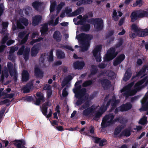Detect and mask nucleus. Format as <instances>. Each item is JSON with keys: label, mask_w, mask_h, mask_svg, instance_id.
Instances as JSON below:
<instances>
[{"label": "nucleus", "mask_w": 148, "mask_h": 148, "mask_svg": "<svg viewBox=\"0 0 148 148\" xmlns=\"http://www.w3.org/2000/svg\"><path fill=\"white\" fill-rule=\"evenodd\" d=\"M132 75V73L130 69H127L125 73L124 80L125 81L128 80L131 77Z\"/></svg>", "instance_id": "32"}, {"label": "nucleus", "mask_w": 148, "mask_h": 148, "mask_svg": "<svg viewBox=\"0 0 148 148\" xmlns=\"http://www.w3.org/2000/svg\"><path fill=\"white\" fill-rule=\"evenodd\" d=\"M92 37L89 34L82 33L79 34L77 37V39L81 42L82 45L81 50L82 52H84L88 50L90 44L88 41L92 38Z\"/></svg>", "instance_id": "1"}, {"label": "nucleus", "mask_w": 148, "mask_h": 148, "mask_svg": "<svg viewBox=\"0 0 148 148\" xmlns=\"http://www.w3.org/2000/svg\"><path fill=\"white\" fill-rule=\"evenodd\" d=\"M25 46L24 45H22L21 47L18 50L17 52V54L19 55H21L23 54L25 50Z\"/></svg>", "instance_id": "46"}, {"label": "nucleus", "mask_w": 148, "mask_h": 148, "mask_svg": "<svg viewBox=\"0 0 148 148\" xmlns=\"http://www.w3.org/2000/svg\"><path fill=\"white\" fill-rule=\"evenodd\" d=\"M132 107V105L130 102H127L123 104L119 107L120 108V111L123 112L128 111L130 110Z\"/></svg>", "instance_id": "14"}, {"label": "nucleus", "mask_w": 148, "mask_h": 148, "mask_svg": "<svg viewBox=\"0 0 148 148\" xmlns=\"http://www.w3.org/2000/svg\"><path fill=\"white\" fill-rule=\"evenodd\" d=\"M29 35V34H27L25 35V36L22 39V40H21L20 42V43L22 45L24 44L26 42L28 39Z\"/></svg>", "instance_id": "45"}, {"label": "nucleus", "mask_w": 148, "mask_h": 148, "mask_svg": "<svg viewBox=\"0 0 148 148\" xmlns=\"http://www.w3.org/2000/svg\"><path fill=\"white\" fill-rule=\"evenodd\" d=\"M4 10V8L3 4H0V17L3 14Z\"/></svg>", "instance_id": "57"}, {"label": "nucleus", "mask_w": 148, "mask_h": 148, "mask_svg": "<svg viewBox=\"0 0 148 148\" xmlns=\"http://www.w3.org/2000/svg\"><path fill=\"white\" fill-rule=\"evenodd\" d=\"M81 85H79L75 89H73V92L75 94V96L76 97H83L86 94V89L85 88L81 89Z\"/></svg>", "instance_id": "9"}, {"label": "nucleus", "mask_w": 148, "mask_h": 148, "mask_svg": "<svg viewBox=\"0 0 148 148\" xmlns=\"http://www.w3.org/2000/svg\"><path fill=\"white\" fill-rule=\"evenodd\" d=\"M62 47L63 48H65L67 49H69L72 51H74V49L72 48L71 47L68 45H63Z\"/></svg>", "instance_id": "62"}, {"label": "nucleus", "mask_w": 148, "mask_h": 148, "mask_svg": "<svg viewBox=\"0 0 148 148\" xmlns=\"http://www.w3.org/2000/svg\"><path fill=\"white\" fill-rule=\"evenodd\" d=\"M42 2L35 1L32 3V6L35 10L38 11L40 7L42 6Z\"/></svg>", "instance_id": "33"}, {"label": "nucleus", "mask_w": 148, "mask_h": 148, "mask_svg": "<svg viewBox=\"0 0 148 148\" xmlns=\"http://www.w3.org/2000/svg\"><path fill=\"white\" fill-rule=\"evenodd\" d=\"M42 19V16L38 15H35L33 17L32 25L34 26L38 25L40 23Z\"/></svg>", "instance_id": "21"}, {"label": "nucleus", "mask_w": 148, "mask_h": 148, "mask_svg": "<svg viewBox=\"0 0 148 148\" xmlns=\"http://www.w3.org/2000/svg\"><path fill=\"white\" fill-rule=\"evenodd\" d=\"M14 145L16 146L17 148H26L24 146L26 143L24 140H15L13 141Z\"/></svg>", "instance_id": "17"}, {"label": "nucleus", "mask_w": 148, "mask_h": 148, "mask_svg": "<svg viewBox=\"0 0 148 148\" xmlns=\"http://www.w3.org/2000/svg\"><path fill=\"white\" fill-rule=\"evenodd\" d=\"M114 115L109 114L104 116L103 118L101 123L102 127H105L113 124V120L114 117Z\"/></svg>", "instance_id": "4"}, {"label": "nucleus", "mask_w": 148, "mask_h": 148, "mask_svg": "<svg viewBox=\"0 0 148 148\" xmlns=\"http://www.w3.org/2000/svg\"><path fill=\"white\" fill-rule=\"evenodd\" d=\"M33 86L32 84L29 83H27L26 85L23 88V92L24 93L29 92Z\"/></svg>", "instance_id": "31"}, {"label": "nucleus", "mask_w": 148, "mask_h": 148, "mask_svg": "<svg viewBox=\"0 0 148 148\" xmlns=\"http://www.w3.org/2000/svg\"><path fill=\"white\" fill-rule=\"evenodd\" d=\"M102 113L99 111L97 112L95 114V116L93 119V120L95 121L98 120L101 116L102 115Z\"/></svg>", "instance_id": "39"}, {"label": "nucleus", "mask_w": 148, "mask_h": 148, "mask_svg": "<svg viewBox=\"0 0 148 148\" xmlns=\"http://www.w3.org/2000/svg\"><path fill=\"white\" fill-rule=\"evenodd\" d=\"M100 82L102 87L104 90H108L111 86L110 81L107 79H102L100 80Z\"/></svg>", "instance_id": "16"}, {"label": "nucleus", "mask_w": 148, "mask_h": 148, "mask_svg": "<svg viewBox=\"0 0 148 148\" xmlns=\"http://www.w3.org/2000/svg\"><path fill=\"white\" fill-rule=\"evenodd\" d=\"M124 43L123 39L122 38H120L117 43H116L114 45V47H113L115 49H116L117 48H119Z\"/></svg>", "instance_id": "36"}, {"label": "nucleus", "mask_w": 148, "mask_h": 148, "mask_svg": "<svg viewBox=\"0 0 148 148\" xmlns=\"http://www.w3.org/2000/svg\"><path fill=\"white\" fill-rule=\"evenodd\" d=\"M116 49L113 47L110 48L107 51L106 56L104 58V61L108 62L112 60L117 55L119 51H116Z\"/></svg>", "instance_id": "5"}, {"label": "nucleus", "mask_w": 148, "mask_h": 148, "mask_svg": "<svg viewBox=\"0 0 148 148\" xmlns=\"http://www.w3.org/2000/svg\"><path fill=\"white\" fill-rule=\"evenodd\" d=\"M48 30V24L45 23L41 27L40 32L42 35H44L47 33Z\"/></svg>", "instance_id": "30"}, {"label": "nucleus", "mask_w": 148, "mask_h": 148, "mask_svg": "<svg viewBox=\"0 0 148 148\" xmlns=\"http://www.w3.org/2000/svg\"><path fill=\"white\" fill-rule=\"evenodd\" d=\"M145 82L144 85L146 86L148 85V76H146L140 81L136 82L135 85V88L137 89L140 88V86Z\"/></svg>", "instance_id": "12"}, {"label": "nucleus", "mask_w": 148, "mask_h": 148, "mask_svg": "<svg viewBox=\"0 0 148 148\" xmlns=\"http://www.w3.org/2000/svg\"><path fill=\"white\" fill-rule=\"evenodd\" d=\"M131 86H132L130 84H129L121 90V92H125L123 93V96L127 97L134 95V91L131 90Z\"/></svg>", "instance_id": "8"}, {"label": "nucleus", "mask_w": 148, "mask_h": 148, "mask_svg": "<svg viewBox=\"0 0 148 148\" xmlns=\"http://www.w3.org/2000/svg\"><path fill=\"white\" fill-rule=\"evenodd\" d=\"M8 58L12 62H15L16 57L14 54L9 53V55L8 57Z\"/></svg>", "instance_id": "43"}, {"label": "nucleus", "mask_w": 148, "mask_h": 148, "mask_svg": "<svg viewBox=\"0 0 148 148\" xmlns=\"http://www.w3.org/2000/svg\"><path fill=\"white\" fill-rule=\"evenodd\" d=\"M44 73L38 67H35L34 69V76L37 77L42 78L43 76Z\"/></svg>", "instance_id": "27"}, {"label": "nucleus", "mask_w": 148, "mask_h": 148, "mask_svg": "<svg viewBox=\"0 0 148 148\" xmlns=\"http://www.w3.org/2000/svg\"><path fill=\"white\" fill-rule=\"evenodd\" d=\"M90 106V104L88 101H86L83 105L82 107L84 109H86L89 108Z\"/></svg>", "instance_id": "59"}, {"label": "nucleus", "mask_w": 148, "mask_h": 148, "mask_svg": "<svg viewBox=\"0 0 148 148\" xmlns=\"http://www.w3.org/2000/svg\"><path fill=\"white\" fill-rule=\"evenodd\" d=\"M62 95L63 97H66L68 95V92L66 90V88H64L62 90Z\"/></svg>", "instance_id": "56"}, {"label": "nucleus", "mask_w": 148, "mask_h": 148, "mask_svg": "<svg viewBox=\"0 0 148 148\" xmlns=\"http://www.w3.org/2000/svg\"><path fill=\"white\" fill-rule=\"evenodd\" d=\"M147 121V118L144 117L141 118L139 120V123L141 125H144L145 124Z\"/></svg>", "instance_id": "49"}, {"label": "nucleus", "mask_w": 148, "mask_h": 148, "mask_svg": "<svg viewBox=\"0 0 148 148\" xmlns=\"http://www.w3.org/2000/svg\"><path fill=\"white\" fill-rule=\"evenodd\" d=\"M29 79V74L27 71L23 70L22 73V80L23 82H26Z\"/></svg>", "instance_id": "25"}, {"label": "nucleus", "mask_w": 148, "mask_h": 148, "mask_svg": "<svg viewBox=\"0 0 148 148\" xmlns=\"http://www.w3.org/2000/svg\"><path fill=\"white\" fill-rule=\"evenodd\" d=\"M25 99L28 102H30L33 100V98L32 96H27L25 97Z\"/></svg>", "instance_id": "61"}, {"label": "nucleus", "mask_w": 148, "mask_h": 148, "mask_svg": "<svg viewBox=\"0 0 148 148\" xmlns=\"http://www.w3.org/2000/svg\"><path fill=\"white\" fill-rule=\"evenodd\" d=\"M114 34V31L113 30H111L109 32L106 36V38H108L110 36H112Z\"/></svg>", "instance_id": "55"}, {"label": "nucleus", "mask_w": 148, "mask_h": 148, "mask_svg": "<svg viewBox=\"0 0 148 148\" xmlns=\"http://www.w3.org/2000/svg\"><path fill=\"white\" fill-rule=\"evenodd\" d=\"M90 26L89 24H86L83 25L81 27V30L84 32H87L90 30Z\"/></svg>", "instance_id": "35"}, {"label": "nucleus", "mask_w": 148, "mask_h": 148, "mask_svg": "<svg viewBox=\"0 0 148 148\" xmlns=\"http://www.w3.org/2000/svg\"><path fill=\"white\" fill-rule=\"evenodd\" d=\"M10 102V100L9 99H5L3 101H0V105L5 104L6 103Z\"/></svg>", "instance_id": "60"}, {"label": "nucleus", "mask_w": 148, "mask_h": 148, "mask_svg": "<svg viewBox=\"0 0 148 148\" xmlns=\"http://www.w3.org/2000/svg\"><path fill=\"white\" fill-rule=\"evenodd\" d=\"M102 46L101 45H97L95 48L92 51L93 56L97 62H99L101 61V51L102 49Z\"/></svg>", "instance_id": "7"}, {"label": "nucleus", "mask_w": 148, "mask_h": 148, "mask_svg": "<svg viewBox=\"0 0 148 148\" xmlns=\"http://www.w3.org/2000/svg\"><path fill=\"white\" fill-rule=\"evenodd\" d=\"M131 29L134 32L137 34L139 37H145L148 36V29L146 28L140 31L136 24H133L132 25Z\"/></svg>", "instance_id": "6"}, {"label": "nucleus", "mask_w": 148, "mask_h": 148, "mask_svg": "<svg viewBox=\"0 0 148 148\" xmlns=\"http://www.w3.org/2000/svg\"><path fill=\"white\" fill-rule=\"evenodd\" d=\"M88 23L93 25L94 28L97 31L102 30L104 27V23L101 18H91L89 19Z\"/></svg>", "instance_id": "3"}, {"label": "nucleus", "mask_w": 148, "mask_h": 148, "mask_svg": "<svg viewBox=\"0 0 148 148\" xmlns=\"http://www.w3.org/2000/svg\"><path fill=\"white\" fill-rule=\"evenodd\" d=\"M98 92L97 91L93 92L90 96L89 98L90 99H92L95 97L97 95Z\"/></svg>", "instance_id": "50"}, {"label": "nucleus", "mask_w": 148, "mask_h": 148, "mask_svg": "<svg viewBox=\"0 0 148 148\" xmlns=\"http://www.w3.org/2000/svg\"><path fill=\"white\" fill-rule=\"evenodd\" d=\"M47 93V98L48 99L50 98L52 95V90L51 89L48 90H47L46 92Z\"/></svg>", "instance_id": "52"}, {"label": "nucleus", "mask_w": 148, "mask_h": 148, "mask_svg": "<svg viewBox=\"0 0 148 148\" xmlns=\"http://www.w3.org/2000/svg\"><path fill=\"white\" fill-rule=\"evenodd\" d=\"M106 141L107 140L103 138L102 140L101 139L99 143V146L101 147H102L104 145L103 143L106 142Z\"/></svg>", "instance_id": "64"}, {"label": "nucleus", "mask_w": 148, "mask_h": 148, "mask_svg": "<svg viewBox=\"0 0 148 148\" xmlns=\"http://www.w3.org/2000/svg\"><path fill=\"white\" fill-rule=\"evenodd\" d=\"M92 80H89L84 81L82 84V86L84 87H86L88 86L91 85L92 84Z\"/></svg>", "instance_id": "38"}, {"label": "nucleus", "mask_w": 148, "mask_h": 148, "mask_svg": "<svg viewBox=\"0 0 148 148\" xmlns=\"http://www.w3.org/2000/svg\"><path fill=\"white\" fill-rule=\"evenodd\" d=\"M56 55L59 59L64 58L65 56L64 52L61 50L58 51L56 52Z\"/></svg>", "instance_id": "34"}, {"label": "nucleus", "mask_w": 148, "mask_h": 148, "mask_svg": "<svg viewBox=\"0 0 148 148\" xmlns=\"http://www.w3.org/2000/svg\"><path fill=\"white\" fill-rule=\"evenodd\" d=\"M40 45L39 44H35L32 47L31 50V55L32 56H36L39 50Z\"/></svg>", "instance_id": "19"}, {"label": "nucleus", "mask_w": 148, "mask_h": 148, "mask_svg": "<svg viewBox=\"0 0 148 148\" xmlns=\"http://www.w3.org/2000/svg\"><path fill=\"white\" fill-rule=\"evenodd\" d=\"M53 36L54 39L58 42H60L61 40L62 35L60 32L58 30L54 32Z\"/></svg>", "instance_id": "23"}, {"label": "nucleus", "mask_w": 148, "mask_h": 148, "mask_svg": "<svg viewBox=\"0 0 148 148\" xmlns=\"http://www.w3.org/2000/svg\"><path fill=\"white\" fill-rule=\"evenodd\" d=\"M25 31L21 32L18 34V37L21 39H22L26 34Z\"/></svg>", "instance_id": "53"}, {"label": "nucleus", "mask_w": 148, "mask_h": 148, "mask_svg": "<svg viewBox=\"0 0 148 148\" xmlns=\"http://www.w3.org/2000/svg\"><path fill=\"white\" fill-rule=\"evenodd\" d=\"M131 130L130 128L125 129L123 131L124 134V136H129L131 134Z\"/></svg>", "instance_id": "42"}, {"label": "nucleus", "mask_w": 148, "mask_h": 148, "mask_svg": "<svg viewBox=\"0 0 148 148\" xmlns=\"http://www.w3.org/2000/svg\"><path fill=\"white\" fill-rule=\"evenodd\" d=\"M142 108L140 110L145 111L148 110V96L145 95L141 101Z\"/></svg>", "instance_id": "13"}, {"label": "nucleus", "mask_w": 148, "mask_h": 148, "mask_svg": "<svg viewBox=\"0 0 148 148\" xmlns=\"http://www.w3.org/2000/svg\"><path fill=\"white\" fill-rule=\"evenodd\" d=\"M123 128V127L122 125H118L116 127L113 133L114 137H117L118 135L120 133Z\"/></svg>", "instance_id": "28"}, {"label": "nucleus", "mask_w": 148, "mask_h": 148, "mask_svg": "<svg viewBox=\"0 0 148 148\" xmlns=\"http://www.w3.org/2000/svg\"><path fill=\"white\" fill-rule=\"evenodd\" d=\"M73 79L71 75H68L65 79L64 82L66 84H67L69 81Z\"/></svg>", "instance_id": "51"}, {"label": "nucleus", "mask_w": 148, "mask_h": 148, "mask_svg": "<svg viewBox=\"0 0 148 148\" xmlns=\"http://www.w3.org/2000/svg\"><path fill=\"white\" fill-rule=\"evenodd\" d=\"M111 107L109 110L110 112H112L116 107L117 105L119 102V99H116L115 98H113L111 99Z\"/></svg>", "instance_id": "22"}, {"label": "nucleus", "mask_w": 148, "mask_h": 148, "mask_svg": "<svg viewBox=\"0 0 148 148\" xmlns=\"http://www.w3.org/2000/svg\"><path fill=\"white\" fill-rule=\"evenodd\" d=\"M106 75L108 76V78L109 77L112 78V77L114 75V73L111 71H108L106 72Z\"/></svg>", "instance_id": "48"}, {"label": "nucleus", "mask_w": 148, "mask_h": 148, "mask_svg": "<svg viewBox=\"0 0 148 148\" xmlns=\"http://www.w3.org/2000/svg\"><path fill=\"white\" fill-rule=\"evenodd\" d=\"M20 21L25 26H27L29 24L28 20L25 18H20Z\"/></svg>", "instance_id": "40"}, {"label": "nucleus", "mask_w": 148, "mask_h": 148, "mask_svg": "<svg viewBox=\"0 0 148 148\" xmlns=\"http://www.w3.org/2000/svg\"><path fill=\"white\" fill-rule=\"evenodd\" d=\"M62 47L63 48H65L67 49H69L72 51H74V49L72 48L71 47L68 45H63Z\"/></svg>", "instance_id": "63"}, {"label": "nucleus", "mask_w": 148, "mask_h": 148, "mask_svg": "<svg viewBox=\"0 0 148 148\" xmlns=\"http://www.w3.org/2000/svg\"><path fill=\"white\" fill-rule=\"evenodd\" d=\"M36 101L34 104L37 106H39L41 102L43 103L45 101V98L43 93L40 92H37L36 94Z\"/></svg>", "instance_id": "11"}, {"label": "nucleus", "mask_w": 148, "mask_h": 148, "mask_svg": "<svg viewBox=\"0 0 148 148\" xmlns=\"http://www.w3.org/2000/svg\"><path fill=\"white\" fill-rule=\"evenodd\" d=\"M148 17V12L141 10H135L133 11L130 16L131 21L134 22L138 18Z\"/></svg>", "instance_id": "2"}, {"label": "nucleus", "mask_w": 148, "mask_h": 148, "mask_svg": "<svg viewBox=\"0 0 148 148\" xmlns=\"http://www.w3.org/2000/svg\"><path fill=\"white\" fill-rule=\"evenodd\" d=\"M43 38L41 37H39L38 39H33L30 42V44L33 45L36 42H38L43 40Z\"/></svg>", "instance_id": "44"}, {"label": "nucleus", "mask_w": 148, "mask_h": 148, "mask_svg": "<svg viewBox=\"0 0 148 148\" xmlns=\"http://www.w3.org/2000/svg\"><path fill=\"white\" fill-rule=\"evenodd\" d=\"M51 104H49V102H45L43 103L42 105V107L41 108V110L42 114L45 116L47 115V111L48 109V106H50Z\"/></svg>", "instance_id": "24"}, {"label": "nucleus", "mask_w": 148, "mask_h": 148, "mask_svg": "<svg viewBox=\"0 0 148 148\" xmlns=\"http://www.w3.org/2000/svg\"><path fill=\"white\" fill-rule=\"evenodd\" d=\"M48 56L47 53H43L41 55L40 57V61L41 62V63H43L44 62L45 59L46 58V57Z\"/></svg>", "instance_id": "41"}, {"label": "nucleus", "mask_w": 148, "mask_h": 148, "mask_svg": "<svg viewBox=\"0 0 148 148\" xmlns=\"http://www.w3.org/2000/svg\"><path fill=\"white\" fill-rule=\"evenodd\" d=\"M9 72L11 76H13L14 74L16 73V70L13 68V64L11 62H8L7 64Z\"/></svg>", "instance_id": "20"}, {"label": "nucleus", "mask_w": 148, "mask_h": 148, "mask_svg": "<svg viewBox=\"0 0 148 148\" xmlns=\"http://www.w3.org/2000/svg\"><path fill=\"white\" fill-rule=\"evenodd\" d=\"M91 69H90L91 74L92 75H95L98 71L96 66L95 65H92L91 66Z\"/></svg>", "instance_id": "37"}, {"label": "nucleus", "mask_w": 148, "mask_h": 148, "mask_svg": "<svg viewBox=\"0 0 148 148\" xmlns=\"http://www.w3.org/2000/svg\"><path fill=\"white\" fill-rule=\"evenodd\" d=\"M85 63L83 61H77L74 62L73 64V66L75 69H82L85 66Z\"/></svg>", "instance_id": "18"}, {"label": "nucleus", "mask_w": 148, "mask_h": 148, "mask_svg": "<svg viewBox=\"0 0 148 148\" xmlns=\"http://www.w3.org/2000/svg\"><path fill=\"white\" fill-rule=\"evenodd\" d=\"M104 103L103 104V105L101 107L100 110L101 111V113L102 114L105 112L107 110V108H106L104 105Z\"/></svg>", "instance_id": "54"}, {"label": "nucleus", "mask_w": 148, "mask_h": 148, "mask_svg": "<svg viewBox=\"0 0 148 148\" xmlns=\"http://www.w3.org/2000/svg\"><path fill=\"white\" fill-rule=\"evenodd\" d=\"M84 11V8L83 7H80L78 8L77 10L75 11L72 12L71 16H77L81 13Z\"/></svg>", "instance_id": "29"}, {"label": "nucleus", "mask_w": 148, "mask_h": 148, "mask_svg": "<svg viewBox=\"0 0 148 148\" xmlns=\"http://www.w3.org/2000/svg\"><path fill=\"white\" fill-rule=\"evenodd\" d=\"M78 99V100L77 101L76 104L77 105L79 106L81 105L83 103V101L84 100L83 97H76Z\"/></svg>", "instance_id": "47"}, {"label": "nucleus", "mask_w": 148, "mask_h": 148, "mask_svg": "<svg viewBox=\"0 0 148 148\" xmlns=\"http://www.w3.org/2000/svg\"><path fill=\"white\" fill-rule=\"evenodd\" d=\"M125 57V56L123 53L119 55L113 61V65L116 66L120 64L124 60Z\"/></svg>", "instance_id": "15"}, {"label": "nucleus", "mask_w": 148, "mask_h": 148, "mask_svg": "<svg viewBox=\"0 0 148 148\" xmlns=\"http://www.w3.org/2000/svg\"><path fill=\"white\" fill-rule=\"evenodd\" d=\"M148 71V65H144L138 72H136V75L133 76V78H134L136 77H139L140 76L141 77H142L147 75L146 73H145L146 70Z\"/></svg>", "instance_id": "10"}, {"label": "nucleus", "mask_w": 148, "mask_h": 148, "mask_svg": "<svg viewBox=\"0 0 148 148\" xmlns=\"http://www.w3.org/2000/svg\"><path fill=\"white\" fill-rule=\"evenodd\" d=\"M94 108L93 106L90 107L86 108L85 110L83 111L82 114L84 116H87L91 113H93L94 112Z\"/></svg>", "instance_id": "26"}, {"label": "nucleus", "mask_w": 148, "mask_h": 148, "mask_svg": "<svg viewBox=\"0 0 148 148\" xmlns=\"http://www.w3.org/2000/svg\"><path fill=\"white\" fill-rule=\"evenodd\" d=\"M14 95V93H10L9 94H6L5 95V97L4 98H9V99H12Z\"/></svg>", "instance_id": "58"}]
</instances>
